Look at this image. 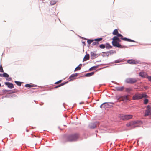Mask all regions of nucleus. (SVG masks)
I'll use <instances>...</instances> for the list:
<instances>
[{"label":"nucleus","instance_id":"obj_1","mask_svg":"<svg viewBox=\"0 0 151 151\" xmlns=\"http://www.w3.org/2000/svg\"><path fill=\"white\" fill-rule=\"evenodd\" d=\"M79 137L78 133H74L65 137L64 139L63 142L64 143L67 142H72L77 141Z\"/></svg>","mask_w":151,"mask_h":151},{"label":"nucleus","instance_id":"obj_2","mask_svg":"<svg viewBox=\"0 0 151 151\" xmlns=\"http://www.w3.org/2000/svg\"><path fill=\"white\" fill-rule=\"evenodd\" d=\"M120 42L121 40L117 37L114 36L112 38V43L113 46L119 48H125V46H122L119 44V43Z\"/></svg>","mask_w":151,"mask_h":151},{"label":"nucleus","instance_id":"obj_3","mask_svg":"<svg viewBox=\"0 0 151 151\" xmlns=\"http://www.w3.org/2000/svg\"><path fill=\"white\" fill-rule=\"evenodd\" d=\"M147 96L145 93L142 94L137 93L134 94L132 97L133 100H139L143 98H147Z\"/></svg>","mask_w":151,"mask_h":151},{"label":"nucleus","instance_id":"obj_4","mask_svg":"<svg viewBox=\"0 0 151 151\" xmlns=\"http://www.w3.org/2000/svg\"><path fill=\"white\" fill-rule=\"evenodd\" d=\"M138 121H132L129 122L126 124V126L131 128H133L136 127H138V126L137 125L138 124Z\"/></svg>","mask_w":151,"mask_h":151},{"label":"nucleus","instance_id":"obj_5","mask_svg":"<svg viewBox=\"0 0 151 151\" xmlns=\"http://www.w3.org/2000/svg\"><path fill=\"white\" fill-rule=\"evenodd\" d=\"M116 99L117 100V101H127L129 100V96L128 95L124 96H121L119 97L117 96Z\"/></svg>","mask_w":151,"mask_h":151},{"label":"nucleus","instance_id":"obj_6","mask_svg":"<svg viewBox=\"0 0 151 151\" xmlns=\"http://www.w3.org/2000/svg\"><path fill=\"white\" fill-rule=\"evenodd\" d=\"M133 116V115H124L120 114L119 115V117L121 119L124 120H127L131 119L132 118Z\"/></svg>","mask_w":151,"mask_h":151},{"label":"nucleus","instance_id":"obj_7","mask_svg":"<svg viewBox=\"0 0 151 151\" xmlns=\"http://www.w3.org/2000/svg\"><path fill=\"white\" fill-rule=\"evenodd\" d=\"M117 36L116 37H120L122 40H123L124 41H127L128 42H134L135 41L132 40H131L130 39H128L126 37L123 38V36L121 34L118 33L117 35Z\"/></svg>","mask_w":151,"mask_h":151},{"label":"nucleus","instance_id":"obj_8","mask_svg":"<svg viewBox=\"0 0 151 151\" xmlns=\"http://www.w3.org/2000/svg\"><path fill=\"white\" fill-rule=\"evenodd\" d=\"M126 82L128 83L133 84L136 83L137 80L135 78H128L127 79L125 80Z\"/></svg>","mask_w":151,"mask_h":151},{"label":"nucleus","instance_id":"obj_9","mask_svg":"<svg viewBox=\"0 0 151 151\" xmlns=\"http://www.w3.org/2000/svg\"><path fill=\"white\" fill-rule=\"evenodd\" d=\"M147 110H146L145 113V116H146L148 115L149 114H151L150 113V111L151 110L150 107V106H147Z\"/></svg>","mask_w":151,"mask_h":151},{"label":"nucleus","instance_id":"obj_10","mask_svg":"<svg viewBox=\"0 0 151 151\" xmlns=\"http://www.w3.org/2000/svg\"><path fill=\"white\" fill-rule=\"evenodd\" d=\"M127 63L130 64H137L139 63L138 61L132 59L129 60L127 61Z\"/></svg>","mask_w":151,"mask_h":151},{"label":"nucleus","instance_id":"obj_11","mask_svg":"<svg viewBox=\"0 0 151 151\" xmlns=\"http://www.w3.org/2000/svg\"><path fill=\"white\" fill-rule=\"evenodd\" d=\"M101 108H106L109 107V105L108 103H103L100 106Z\"/></svg>","mask_w":151,"mask_h":151},{"label":"nucleus","instance_id":"obj_12","mask_svg":"<svg viewBox=\"0 0 151 151\" xmlns=\"http://www.w3.org/2000/svg\"><path fill=\"white\" fill-rule=\"evenodd\" d=\"M5 84L10 89H12L14 88V85L13 84L9 82H6L5 83Z\"/></svg>","mask_w":151,"mask_h":151},{"label":"nucleus","instance_id":"obj_13","mask_svg":"<svg viewBox=\"0 0 151 151\" xmlns=\"http://www.w3.org/2000/svg\"><path fill=\"white\" fill-rule=\"evenodd\" d=\"M77 73H75L72 74L69 77V79L70 80H73L75 78V77L77 76Z\"/></svg>","mask_w":151,"mask_h":151},{"label":"nucleus","instance_id":"obj_14","mask_svg":"<svg viewBox=\"0 0 151 151\" xmlns=\"http://www.w3.org/2000/svg\"><path fill=\"white\" fill-rule=\"evenodd\" d=\"M89 59V55L88 54H87L85 55L83 59V61H86L88 60Z\"/></svg>","mask_w":151,"mask_h":151},{"label":"nucleus","instance_id":"obj_15","mask_svg":"<svg viewBox=\"0 0 151 151\" xmlns=\"http://www.w3.org/2000/svg\"><path fill=\"white\" fill-rule=\"evenodd\" d=\"M94 73V72H92L90 73H88L86 74L85 76L86 77H89L93 75Z\"/></svg>","mask_w":151,"mask_h":151},{"label":"nucleus","instance_id":"obj_16","mask_svg":"<svg viewBox=\"0 0 151 151\" xmlns=\"http://www.w3.org/2000/svg\"><path fill=\"white\" fill-rule=\"evenodd\" d=\"M139 76L145 78L146 76V74L144 72H141L139 74Z\"/></svg>","mask_w":151,"mask_h":151},{"label":"nucleus","instance_id":"obj_17","mask_svg":"<svg viewBox=\"0 0 151 151\" xmlns=\"http://www.w3.org/2000/svg\"><path fill=\"white\" fill-rule=\"evenodd\" d=\"M96 125L94 123H91L89 125V127L91 129H93L96 128Z\"/></svg>","mask_w":151,"mask_h":151},{"label":"nucleus","instance_id":"obj_18","mask_svg":"<svg viewBox=\"0 0 151 151\" xmlns=\"http://www.w3.org/2000/svg\"><path fill=\"white\" fill-rule=\"evenodd\" d=\"M67 83V82H66L65 83H62L60 84V85L54 87V88H58L59 87L62 86H63V85H65V84Z\"/></svg>","mask_w":151,"mask_h":151},{"label":"nucleus","instance_id":"obj_19","mask_svg":"<svg viewBox=\"0 0 151 151\" xmlns=\"http://www.w3.org/2000/svg\"><path fill=\"white\" fill-rule=\"evenodd\" d=\"M91 56L93 58H95L97 55V54L93 52H91Z\"/></svg>","mask_w":151,"mask_h":151},{"label":"nucleus","instance_id":"obj_20","mask_svg":"<svg viewBox=\"0 0 151 151\" xmlns=\"http://www.w3.org/2000/svg\"><path fill=\"white\" fill-rule=\"evenodd\" d=\"M82 64H80L79 65V66H77L75 69V71H77L78 70H80L81 68V67H80L79 66H82Z\"/></svg>","mask_w":151,"mask_h":151},{"label":"nucleus","instance_id":"obj_21","mask_svg":"<svg viewBox=\"0 0 151 151\" xmlns=\"http://www.w3.org/2000/svg\"><path fill=\"white\" fill-rule=\"evenodd\" d=\"M124 87L123 86L119 87L117 88V90L119 91H122L124 89Z\"/></svg>","mask_w":151,"mask_h":151},{"label":"nucleus","instance_id":"obj_22","mask_svg":"<svg viewBox=\"0 0 151 151\" xmlns=\"http://www.w3.org/2000/svg\"><path fill=\"white\" fill-rule=\"evenodd\" d=\"M118 33V32L117 29H115L113 31L112 34L114 35H117Z\"/></svg>","mask_w":151,"mask_h":151},{"label":"nucleus","instance_id":"obj_23","mask_svg":"<svg viewBox=\"0 0 151 151\" xmlns=\"http://www.w3.org/2000/svg\"><path fill=\"white\" fill-rule=\"evenodd\" d=\"M97 67H98L97 66H94L92 67H91L90 68L89 70L90 71L93 70H95L96 68H97Z\"/></svg>","mask_w":151,"mask_h":151},{"label":"nucleus","instance_id":"obj_24","mask_svg":"<svg viewBox=\"0 0 151 151\" xmlns=\"http://www.w3.org/2000/svg\"><path fill=\"white\" fill-rule=\"evenodd\" d=\"M3 77L8 78L9 77V75L6 73H4L3 74Z\"/></svg>","mask_w":151,"mask_h":151},{"label":"nucleus","instance_id":"obj_25","mask_svg":"<svg viewBox=\"0 0 151 151\" xmlns=\"http://www.w3.org/2000/svg\"><path fill=\"white\" fill-rule=\"evenodd\" d=\"M15 83L18 86H21V82L19 81H14Z\"/></svg>","mask_w":151,"mask_h":151},{"label":"nucleus","instance_id":"obj_26","mask_svg":"<svg viewBox=\"0 0 151 151\" xmlns=\"http://www.w3.org/2000/svg\"><path fill=\"white\" fill-rule=\"evenodd\" d=\"M94 40H89L87 41V42L88 44H90L92 43Z\"/></svg>","mask_w":151,"mask_h":151},{"label":"nucleus","instance_id":"obj_27","mask_svg":"<svg viewBox=\"0 0 151 151\" xmlns=\"http://www.w3.org/2000/svg\"><path fill=\"white\" fill-rule=\"evenodd\" d=\"M99 44V42H93L92 44V45L93 46H94V45H96L97 46H98V45Z\"/></svg>","mask_w":151,"mask_h":151},{"label":"nucleus","instance_id":"obj_28","mask_svg":"<svg viewBox=\"0 0 151 151\" xmlns=\"http://www.w3.org/2000/svg\"><path fill=\"white\" fill-rule=\"evenodd\" d=\"M112 47L109 44V43H106V48H111Z\"/></svg>","mask_w":151,"mask_h":151},{"label":"nucleus","instance_id":"obj_29","mask_svg":"<svg viewBox=\"0 0 151 151\" xmlns=\"http://www.w3.org/2000/svg\"><path fill=\"white\" fill-rule=\"evenodd\" d=\"M132 91V89L130 88H125V91L127 92H129Z\"/></svg>","mask_w":151,"mask_h":151},{"label":"nucleus","instance_id":"obj_30","mask_svg":"<svg viewBox=\"0 0 151 151\" xmlns=\"http://www.w3.org/2000/svg\"><path fill=\"white\" fill-rule=\"evenodd\" d=\"M102 40V38H97L95 39L94 40V41L97 42H99L100 41H101Z\"/></svg>","mask_w":151,"mask_h":151},{"label":"nucleus","instance_id":"obj_31","mask_svg":"<svg viewBox=\"0 0 151 151\" xmlns=\"http://www.w3.org/2000/svg\"><path fill=\"white\" fill-rule=\"evenodd\" d=\"M100 48L101 49H104L105 47V45L104 44H101L99 46Z\"/></svg>","mask_w":151,"mask_h":151},{"label":"nucleus","instance_id":"obj_32","mask_svg":"<svg viewBox=\"0 0 151 151\" xmlns=\"http://www.w3.org/2000/svg\"><path fill=\"white\" fill-rule=\"evenodd\" d=\"M148 102V100L147 99H145L144 100V104H147Z\"/></svg>","mask_w":151,"mask_h":151},{"label":"nucleus","instance_id":"obj_33","mask_svg":"<svg viewBox=\"0 0 151 151\" xmlns=\"http://www.w3.org/2000/svg\"><path fill=\"white\" fill-rule=\"evenodd\" d=\"M25 86L27 87H33V86L29 84H26L25 85Z\"/></svg>","mask_w":151,"mask_h":151},{"label":"nucleus","instance_id":"obj_34","mask_svg":"<svg viewBox=\"0 0 151 151\" xmlns=\"http://www.w3.org/2000/svg\"><path fill=\"white\" fill-rule=\"evenodd\" d=\"M0 72H4V71L1 65L0 66Z\"/></svg>","mask_w":151,"mask_h":151},{"label":"nucleus","instance_id":"obj_35","mask_svg":"<svg viewBox=\"0 0 151 151\" xmlns=\"http://www.w3.org/2000/svg\"><path fill=\"white\" fill-rule=\"evenodd\" d=\"M62 80H60L56 82L55 83V84H58L62 82Z\"/></svg>","mask_w":151,"mask_h":151},{"label":"nucleus","instance_id":"obj_36","mask_svg":"<svg viewBox=\"0 0 151 151\" xmlns=\"http://www.w3.org/2000/svg\"><path fill=\"white\" fill-rule=\"evenodd\" d=\"M148 79L149 80V81H151V76H149L148 77Z\"/></svg>","mask_w":151,"mask_h":151},{"label":"nucleus","instance_id":"obj_37","mask_svg":"<svg viewBox=\"0 0 151 151\" xmlns=\"http://www.w3.org/2000/svg\"><path fill=\"white\" fill-rule=\"evenodd\" d=\"M119 62H120V61L119 60H117L115 61V63H119Z\"/></svg>","mask_w":151,"mask_h":151},{"label":"nucleus","instance_id":"obj_38","mask_svg":"<svg viewBox=\"0 0 151 151\" xmlns=\"http://www.w3.org/2000/svg\"><path fill=\"white\" fill-rule=\"evenodd\" d=\"M55 3H56V2H55L54 3H52V1H51V4H52V5H53V4H55Z\"/></svg>","mask_w":151,"mask_h":151},{"label":"nucleus","instance_id":"obj_39","mask_svg":"<svg viewBox=\"0 0 151 151\" xmlns=\"http://www.w3.org/2000/svg\"><path fill=\"white\" fill-rule=\"evenodd\" d=\"M144 88L145 89H147L148 88L147 86H144Z\"/></svg>","mask_w":151,"mask_h":151},{"label":"nucleus","instance_id":"obj_40","mask_svg":"<svg viewBox=\"0 0 151 151\" xmlns=\"http://www.w3.org/2000/svg\"><path fill=\"white\" fill-rule=\"evenodd\" d=\"M0 76H1V77H3V74H0Z\"/></svg>","mask_w":151,"mask_h":151},{"label":"nucleus","instance_id":"obj_41","mask_svg":"<svg viewBox=\"0 0 151 151\" xmlns=\"http://www.w3.org/2000/svg\"><path fill=\"white\" fill-rule=\"evenodd\" d=\"M112 51H112V50L110 51H109V53H111V52H112Z\"/></svg>","mask_w":151,"mask_h":151},{"label":"nucleus","instance_id":"obj_42","mask_svg":"<svg viewBox=\"0 0 151 151\" xmlns=\"http://www.w3.org/2000/svg\"><path fill=\"white\" fill-rule=\"evenodd\" d=\"M1 86V84L0 83V87Z\"/></svg>","mask_w":151,"mask_h":151},{"label":"nucleus","instance_id":"obj_43","mask_svg":"<svg viewBox=\"0 0 151 151\" xmlns=\"http://www.w3.org/2000/svg\"><path fill=\"white\" fill-rule=\"evenodd\" d=\"M10 80L11 79V78H9Z\"/></svg>","mask_w":151,"mask_h":151}]
</instances>
